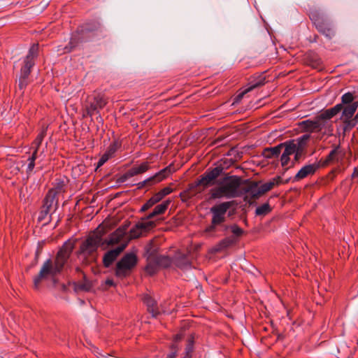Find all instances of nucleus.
Here are the masks:
<instances>
[{"instance_id": "obj_1", "label": "nucleus", "mask_w": 358, "mask_h": 358, "mask_svg": "<svg viewBox=\"0 0 358 358\" xmlns=\"http://www.w3.org/2000/svg\"><path fill=\"white\" fill-rule=\"evenodd\" d=\"M73 248L74 243L71 241H67L58 251L54 263L50 259L43 263L39 273L34 278L35 289H38L43 280L51 279L54 283L56 282V275L60 273L63 270Z\"/></svg>"}, {"instance_id": "obj_2", "label": "nucleus", "mask_w": 358, "mask_h": 358, "mask_svg": "<svg viewBox=\"0 0 358 358\" xmlns=\"http://www.w3.org/2000/svg\"><path fill=\"white\" fill-rule=\"evenodd\" d=\"M223 171L224 167L222 165L207 169L196 181L189 184L187 189L180 193L181 201L187 202L204 189L212 186L215 183V180L217 179Z\"/></svg>"}, {"instance_id": "obj_3", "label": "nucleus", "mask_w": 358, "mask_h": 358, "mask_svg": "<svg viewBox=\"0 0 358 358\" xmlns=\"http://www.w3.org/2000/svg\"><path fill=\"white\" fill-rule=\"evenodd\" d=\"M213 185H217L210 191V197L213 199H234L240 197L241 187L243 180L238 176L226 175L222 178L216 180Z\"/></svg>"}, {"instance_id": "obj_4", "label": "nucleus", "mask_w": 358, "mask_h": 358, "mask_svg": "<svg viewBox=\"0 0 358 358\" xmlns=\"http://www.w3.org/2000/svg\"><path fill=\"white\" fill-rule=\"evenodd\" d=\"M38 55V44L34 43L29 50L28 54L24 58L20 69L18 86L20 90L24 89L29 83L28 78L31 69L35 64V60Z\"/></svg>"}, {"instance_id": "obj_5", "label": "nucleus", "mask_w": 358, "mask_h": 358, "mask_svg": "<svg viewBox=\"0 0 358 358\" xmlns=\"http://www.w3.org/2000/svg\"><path fill=\"white\" fill-rule=\"evenodd\" d=\"M231 201H224L210 208V211L212 214L211 223L206 227L205 230L206 233L208 234L209 236H213L217 230V227L222 226L226 221L227 212L231 208Z\"/></svg>"}, {"instance_id": "obj_6", "label": "nucleus", "mask_w": 358, "mask_h": 358, "mask_svg": "<svg viewBox=\"0 0 358 358\" xmlns=\"http://www.w3.org/2000/svg\"><path fill=\"white\" fill-rule=\"evenodd\" d=\"M308 15L313 22L317 30L325 36L327 38L331 39L335 36V31L331 24L325 19H324L321 13L315 9L310 8Z\"/></svg>"}, {"instance_id": "obj_7", "label": "nucleus", "mask_w": 358, "mask_h": 358, "mask_svg": "<svg viewBox=\"0 0 358 358\" xmlns=\"http://www.w3.org/2000/svg\"><path fill=\"white\" fill-rule=\"evenodd\" d=\"M136 264L137 257L135 254H125L116 264L115 275L120 278L127 277Z\"/></svg>"}, {"instance_id": "obj_8", "label": "nucleus", "mask_w": 358, "mask_h": 358, "mask_svg": "<svg viewBox=\"0 0 358 358\" xmlns=\"http://www.w3.org/2000/svg\"><path fill=\"white\" fill-rule=\"evenodd\" d=\"M107 103V100L101 94H96L88 96L84 106L83 117H92L94 113H98L99 110L102 109Z\"/></svg>"}, {"instance_id": "obj_9", "label": "nucleus", "mask_w": 358, "mask_h": 358, "mask_svg": "<svg viewBox=\"0 0 358 358\" xmlns=\"http://www.w3.org/2000/svg\"><path fill=\"white\" fill-rule=\"evenodd\" d=\"M102 245V234L99 233V228L81 244L80 250L86 256H92L98 248Z\"/></svg>"}, {"instance_id": "obj_10", "label": "nucleus", "mask_w": 358, "mask_h": 358, "mask_svg": "<svg viewBox=\"0 0 358 358\" xmlns=\"http://www.w3.org/2000/svg\"><path fill=\"white\" fill-rule=\"evenodd\" d=\"M240 196L244 197V201L251 202L263 195L259 182L255 181L243 180L241 187Z\"/></svg>"}, {"instance_id": "obj_11", "label": "nucleus", "mask_w": 358, "mask_h": 358, "mask_svg": "<svg viewBox=\"0 0 358 358\" xmlns=\"http://www.w3.org/2000/svg\"><path fill=\"white\" fill-rule=\"evenodd\" d=\"M176 171L173 164H171L159 172L156 173L154 176L145 179V180L138 183V188L141 189L145 186H152L155 185L174 173Z\"/></svg>"}, {"instance_id": "obj_12", "label": "nucleus", "mask_w": 358, "mask_h": 358, "mask_svg": "<svg viewBox=\"0 0 358 358\" xmlns=\"http://www.w3.org/2000/svg\"><path fill=\"white\" fill-rule=\"evenodd\" d=\"M299 126L306 132H323L326 134L328 129L325 127V124L316 116L313 120H306L299 123Z\"/></svg>"}, {"instance_id": "obj_13", "label": "nucleus", "mask_w": 358, "mask_h": 358, "mask_svg": "<svg viewBox=\"0 0 358 358\" xmlns=\"http://www.w3.org/2000/svg\"><path fill=\"white\" fill-rule=\"evenodd\" d=\"M46 135V129H43L42 131L37 135L34 141L31 144V148L33 149L32 155L28 158V165L27 168V173H30L34 169L35 166V161L38 157V152L39 150V148L41 145V143L43 141L44 137Z\"/></svg>"}, {"instance_id": "obj_14", "label": "nucleus", "mask_w": 358, "mask_h": 358, "mask_svg": "<svg viewBox=\"0 0 358 358\" xmlns=\"http://www.w3.org/2000/svg\"><path fill=\"white\" fill-rule=\"evenodd\" d=\"M358 108V102L355 101L351 104L343 106V112L341 120L343 122V128L344 131L351 130L353 127H350L348 124L352 120V117Z\"/></svg>"}, {"instance_id": "obj_15", "label": "nucleus", "mask_w": 358, "mask_h": 358, "mask_svg": "<svg viewBox=\"0 0 358 358\" xmlns=\"http://www.w3.org/2000/svg\"><path fill=\"white\" fill-rule=\"evenodd\" d=\"M122 147V141L115 138L107 148L106 152L102 155L97 162L96 169L102 166L108 159L113 157L115 152Z\"/></svg>"}, {"instance_id": "obj_16", "label": "nucleus", "mask_w": 358, "mask_h": 358, "mask_svg": "<svg viewBox=\"0 0 358 358\" xmlns=\"http://www.w3.org/2000/svg\"><path fill=\"white\" fill-rule=\"evenodd\" d=\"M343 109V104L338 103L334 106V107L327 109L322 112L320 115H317L318 118L325 124L326 128L328 131H331L332 124L330 122V120L337 115L340 111Z\"/></svg>"}, {"instance_id": "obj_17", "label": "nucleus", "mask_w": 358, "mask_h": 358, "mask_svg": "<svg viewBox=\"0 0 358 358\" xmlns=\"http://www.w3.org/2000/svg\"><path fill=\"white\" fill-rule=\"evenodd\" d=\"M127 243H122L115 249L108 251L103 257V264L106 268H108L117 259L120 254L125 249Z\"/></svg>"}, {"instance_id": "obj_18", "label": "nucleus", "mask_w": 358, "mask_h": 358, "mask_svg": "<svg viewBox=\"0 0 358 358\" xmlns=\"http://www.w3.org/2000/svg\"><path fill=\"white\" fill-rule=\"evenodd\" d=\"M149 168L150 166L148 162H143L139 166H134L130 169H129L120 177V181L125 182L127 180L131 177H134L138 174L143 173L146 172L149 169Z\"/></svg>"}, {"instance_id": "obj_19", "label": "nucleus", "mask_w": 358, "mask_h": 358, "mask_svg": "<svg viewBox=\"0 0 358 358\" xmlns=\"http://www.w3.org/2000/svg\"><path fill=\"white\" fill-rule=\"evenodd\" d=\"M320 168V164L317 163H314L311 164H308L303 166L298 173L295 175L294 178V181H299L308 176L313 175L316 171Z\"/></svg>"}, {"instance_id": "obj_20", "label": "nucleus", "mask_w": 358, "mask_h": 358, "mask_svg": "<svg viewBox=\"0 0 358 358\" xmlns=\"http://www.w3.org/2000/svg\"><path fill=\"white\" fill-rule=\"evenodd\" d=\"M52 192H48L43 199V206L55 212L58 208L59 200L58 197L55 196Z\"/></svg>"}, {"instance_id": "obj_21", "label": "nucleus", "mask_w": 358, "mask_h": 358, "mask_svg": "<svg viewBox=\"0 0 358 358\" xmlns=\"http://www.w3.org/2000/svg\"><path fill=\"white\" fill-rule=\"evenodd\" d=\"M266 83V77L264 75H259L257 78H254L249 83V87L245 89L242 93L238 95L237 98L241 99L243 95L248 92L252 91L253 89L262 86Z\"/></svg>"}, {"instance_id": "obj_22", "label": "nucleus", "mask_w": 358, "mask_h": 358, "mask_svg": "<svg viewBox=\"0 0 358 358\" xmlns=\"http://www.w3.org/2000/svg\"><path fill=\"white\" fill-rule=\"evenodd\" d=\"M143 303L146 305L148 312L152 317H157L159 314V310L157 307L156 301L150 295L145 294L143 297Z\"/></svg>"}, {"instance_id": "obj_23", "label": "nucleus", "mask_w": 358, "mask_h": 358, "mask_svg": "<svg viewBox=\"0 0 358 358\" xmlns=\"http://www.w3.org/2000/svg\"><path fill=\"white\" fill-rule=\"evenodd\" d=\"M124 229L118 228L113 234H111L110 236L104 241V242H102V245L106 243L108 246H109L117 244L122 240L124 236Z\"/></svg>"}, {"instance_id": "obj_24", "label": "nucleus", "mask_w": 358, "mask_h": 358, "mask_svg": "<svg viewBox=\"0 0 358 358\" xmlns=\"http://www.w3.org/2000/svg\"><path fill=\"white\" fill-rule=\"evenodd\" d=\"M170 203L171 201L168 199L157 205L153 210L147 215V218H154L157 215L164 214L168 209Z\"/></svg>"}, {"instance_id": "obj_25", "label": "nucleus", "mask_w": 358, "mask_h": 358, "mask_svg": "<svg viewBox=\"0 0 358 358\" xmlns=\"http://www.w3.org/2000/svg\"><path fill=\"white\" fill-rule=\"evenodd\" d=\"M281 182L282 178L280 176L273 178L272 180L259 186L262 190V193L264 194L265 193L272 189L275 186H278L280 184H281Z\"/></svg>"}, {"instance_id": "obj_26", "label": "nucleus", "mask_w": 358, "mask_h": 358, "mask_svg": "<svg viewBox=\"0 0 358 358\" xmlns=\"http://www.w3.org/2000/svg\"><path fill=\"white\" fill-rule=\"evenodd\" d=\"M310 138V134H304L296 139L290 141H293L297 150L304 152Z\"/></svg>"}, {"instance_id": "obj_27", "label": "nucleus", "mask_w": 358, "mask_h": 358, "mask_svg": "<svg viewBox=\"0 0 358 358\" xmlns=\"http://www.w3.org/2000/svg\"><path fill=\"white\" fill-rule=\"evenodd\" d=\"M152 218H147V216L141 218L137 222L138 227L141 229L144 232L148 231L155 226L154 221L150 220Z\"/></svg>"}, {"instance_id": "obj_28", "label": "nucleus", "mask_w": 358, "mask_h": 358, "mask_svg": "<svg viewBox=\"0 0 358 358\" xmlns=\"http://www.w3.org/2000/svg\"><path fill=\"white\" fill-rule=\"evenodd\" d=\"M281 152V143L264 150L263 155L266 158L278 157Z\"/></svg>"}, {"instance_id": "obj_29", "label": "nucleus", "mask_w": 358, "mask_h": 358, "mask_svg": "<svg viewBox=\"0 0 358 358\" xmlns=\"http://www.w3.org/2000/svg\"><path fill=\"white\" fill-rule=\"evenodd\" d=\"M238 242L236 238L234 236H228L222 239L217 245V250H221L227 248Z\"/></svg>"}, {"instance_id": "obj_30", "label": "nucleus", "mask_w": 358, "mask_h": 358, "mask_svg": "<svg viewBox=\"0 0 358 358\" xmlns=\"http://www.w3.org/2000/svg\"><path fill=\"white\" fill-rule=\"evenodd\" d=\"M51 211L52 210L42 205L38 217V221H46V223L50 222L52 218Z\"/></svg>"}, {"instance_id": "obj_31", "label": "nucleus", "mask_w": 358, "mask_h": 358, "mask_svg": "<svg viewBox=\"0 0 358 358\" xmlns=\"http://www.w3.org/2000/svg\"><path fill=\"white\" fill-rule=\"evenodd\" d=\"M285 148V150L283 154L290 156L294 154V152L297 150L296 148V145L293 143V141H287L285 143H281V149Z\"/></svg>"}, {"instance_id": "obj_32", "label": "nucleus", "mask_w": 358, "mask_h": 358, "mask_svg": "<svg viewBox=\"0 0 358 358\" xmlns=\"http://www.w3.org/2000/svg\"><path fill=\"white\" fill-rule=\"evenodd\" d=\"M224 229L227 230L230 229L231 232L233 234L234 237L236 238L238 241L239 238L243 234L244 231L239 227L237 224H231V225H224Z\"/></svg>"}, {"instance_id": "obj_33", "label": "nucleus", "mask_w": 358, "mask_h": 358, "mask_svg": "<svg viewBox=\"0 0 358 358\" xmlns=\"http://www.w3.org/2000/svg\"><path fill=\"white\" fill-rule=\"evenodd\" d=\"M271 208L268 203H265L258 206L255 210V214L259 216H264L271 211Z\"/></svg>"}, {"instance_id": "obj_34", "label": "nucleus", "mask_w": 358, "mask_h": 358, "mask_svg": "<svg viewBox=\"0 0 358 358\" xmlns=\"http://www.w3.org/2000/svg\"><path fill=\"white\" fill-rule=\"evenodd\" d=\"M65 185L63 181L58 182L54 187L50 189L48 192H53L54 195L57 196L65 192Z\"/></svg>"}, {"instance_id": "obj_35", "label": "nucleus", "mask_w": 358, "mask_h": 358, "mask_svg": "<svg viewBox=\"0 0 358 358\" xmlns=\"http://www.w3.org/2000/svg\"><path fill=\"white\" fill-rule=\"evenodd\" d=\"M338 153H339V148L338 147L333 149L328 155L326 161L327 162L338 161L339 160Z\"/></svg>"}, {"instance_id": "obj_36", "label": "nucleus", "mask_w": 358, "mask_h": 358, "mask_svg": "<svg viewBox=\"0 0 358 358\" xmlns=\"http://www.w3.org/2000/svg\"><path fill=\"white\" fill-rule=\"evenodd\" d=\"M143 232L144 231L138 227V224L136 223L135 226L130 229L129 236L131 238H137L141 236Z\"/></svg>"}, {"instance_id": "obj_37", "label": "nucleus", "mask_w": 358, "mask_h": 358, "mask_svg": "<svg viewBox=\"0 0 358 358\" xmlns=\"http://www.w3.org/2000/svg\"><path fill=\"white\" fill-rule=\"evenodd\" d=\"M341 100H342V103L346 104V105H349V104H351L352 103L355 102V101H353L354 96L351 92H347V93L344 94L341 97Z\"/></svg>"}, {"instance_id": "obj_38", "label": "nucleus", "mask_w": 358, "mask_h": 358, "mask_svg": "<svg viewBox=\"0 0 358 358\" xmlns=\"http://www.w3.org/2000/svg\"><path fill=\"white\" fill-rule=\"evenodd\" d=\"M156 204V202L154 201V199H152V197H151L149 200H148L146 201L145 203H144L140 211L141 212H145L147 210H148L149 208H152L153 206H155Z\"/></svg>"}, {"instance_id": "obj_39", "label": "nucleus", "mask_w": 358, "mask_h": 358, "mask_svg": "<svg viewBox=\"0 0 358 358\" xmlns=\"http://www.w3.org/2000/svg\"><path fill=\"white\" fill-rule=\"evenodd\" d=\"M157 263L164 267H167L170 265L171 260L167 257L160 256L157 257Z\"/></svg>"}, {"instance_id": "obj_40", "label": "nucleus", "mask_w": 358, "mask_h": 358, "mask_svg": "<svg viewBox=\"0 0 358 358\" xmlns=\"http://www.w3.org/2000/svg\"><path fill=\"white\" fill-rule=\"evenodd\" d=\"M100 28H101V24L99 23V22L94 21V22H92V27H86L85 28V29L86 31H92L98 30Z\"/></svg>"}, {"instance_id": "obj_41", "label": "nucleus", "mask_w": 358, "mask_h": 358, "mask_svg": "<svg viewBox=\"0 0 358 358\" xmlns=\"http://www.w3.org/2000/svg\"><path fill=\"white\" fill-rule=\"evenodd\" d=\"M185 350H186V356L185 357L190 358L191 353L193 351V342L192 341H189V343L187 344Z\"/></svg>"}, {"instance_id": "obj_42", "label": "nucleus", "mask_w": 358, "mask_h": 358, "mask_svg": "<svg viewBox=\"0 0 358 358\" xmlns=\"http://www.w3.org/2000/svg\"><path fill=\"white\" fill-rule=\"evenodd\" d=\"M173 192V189L169 187H166L163 189H162L159 192H158L161 196L164 198L166 195H169Z\"/></svg>"}, {"instance_id": "obj_43", "label": "nucleus", "mask_w": 358, "mask_h": 358, "mask_svg": "<svg viewBox=\"0 0 358 358\" xmlns=\"http://www.w3.org/2000/svg\"><path fill=\"white\" fill-rule=\"evenodd\" d=\"M289 156L288 155H286L285 154L282 153V155H281V158H280V162H281V165L282 166H285L288 164L289 162Z\"/></svg>"}, {"instance_id": "obj_44", "label": "nucleus", "mask_w": 358, "mask_h": 358, "mask_svg": "<svg viewBox=\"0 0 358 358\" xmlns=\"http://www.w3.org/2000/svg\"><path fill=\"white\" fill-rule=\"evenodd\" d=\"M304 152L297 150L296 152H294V160L296 162H298L300 158L303 155Z\"/></svg>"}, {"instance_id": "obj_45", "label": "nucleus", "mask_w": 358, "mask_h": 358, "mask_svg": "<svg viewBox=\"0 0 358 358\" xmlns=\"http://www.w3.org/2000/svg\"><path fill=\"white\" fill-rule=\"evenodd\" d=\"M152 197L154 199V201L156 202V203L159 202L163 199V197L161 196V194L159 192L154 194Z\"/></svg>"}, {"instance_id": "obj_46", "label": "nucleus", "mask_w": 358, "mask_h": 358, "mask_svg": "<svg viewBox=\"0 0 358 358\" xmlns=\"http://www.w3.org/2000/svg\"><path fill=\"white\" fill-rule=\"evenodd\" d=\"M352 177L353 179L357 180L358 182V166L354 169Z\"/></svg>"}, {"instance_id": "obj_47", "label": "nucleus", "mask_w": 358, "mask_h": 358, "mask_svg": "<svg viewBox=\"0 0 358 358\" xmlns=\"http://www.w3.org/2000/svg\"><path fill=\"white\" fill-rule=\"evenodd\" d=\"M105 284L108 287H112L115 285V282L112 279H107L105 282Z\"/></svg>"}, {"instance_id": "obj_48", "label": "nucleus", "mask_w": 358, "mask_h": 358, "mask_svg": "<svg viewBox=\"0 0 358 358\" xmlns=\"http://www.w3.org/2000/svg\"><path fill=\"white\" fill-rule=\"evenodd\" d=\"M176 352H173L168 355L167 358H176Z\"/></svg>"}, {"instance_id": "obj_49", "label": "nucleus", "mask_w": 358, "mask_h": 358, "mask_svg": "<svg viewBox=\"0 0 358 358\" xmlns=\"http://www.w3.org/2000/svg\"><path fill=\"white\" fill-rule=\"evenodd\" d=\"M65 49L66 50V52H69V51H71V48L68 49V48H67V47H66V48H65Z\"/></svg>"}, {"instance_id": "obj_50", "label": "nucleus", "mask_w": 358, "mask_h": 358, "mask_svg": "<svg viewBox=\"0 0 358 358\" xmlns=\"http://www.w3.org/2000/svg\"><path fill=\"white\" fill-rule=\"evenodd\" d=\"M176 340L180 339V337H179V336H178V335H176Z\"/></svg>"}, {"instance_id": "obj_51", "label": "nucleus", "mask_w": 358, "mask_h": 358, "mask_svg": "<svg viewBox=\"0 0 358 358\" xmlns=\"http://www.w3.org/2000/svg\"><path fill=\"white\" fill-rule=\"evenodd\" d=\"M150 266H147V270H148V271H149V270H150Z\"/></svg>"}, {"instance_id": "obj_52", "label": "nucleus", "mask_w": 358, "mask_h": 358, "mask_svg": "<svg viewBox=\"0 0 358 358\" xmlns=\"http://www.w3.org/2000/svg\"><path fill=\"white\" fill-rule=\"evenodd\" d=\"M185 358H187V357H185Z\"/></svg>"}]
</instances>
